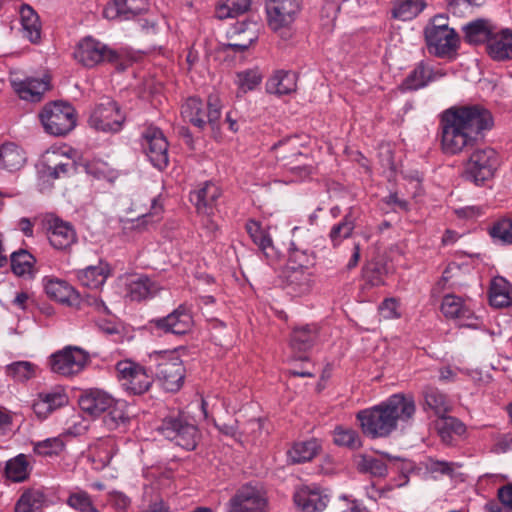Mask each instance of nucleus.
<instances>
[{
  "mask_svg": "<svg viewBox=\"0 0 512 512\" xmlns=\"http://www.w3.org/2000/svg\"><path fill=\"white\" fill-rule=\"evenodd\" d=\"M494 127V117L481 104L454 105L439 116V138L446 155L471 151L466 177L476 185L490 180L499 166L498 153L491 147L478 148L486 132Z\"/></svg>",
  "mask_w": 512,
  "mask_h": 512,
  "instance_id": "1",
  "label": "nucleus"
},
{
  "mask_svg": "<svg viewBox=\"0 0 512 512\" xmlns=\"http://www.w3.org/2000/svg\"><path fill=\"white\" fill-rule=\"evenodd\" d=\"M39 119L46 133L64 137L75 129L77 111L71 103L55 100L43 106L39 113Z\"/></svg>",
  "mask_w": 512,
  "mask_h": 512,
  "instance_id": "2",
  "label": "nucleus"
},
{
  "mask_svg": "<svg viewBox=\"0 0 512 512\" xmlns=\"http://www.w3.org/2000/svg\"><path fill=\"white\" fill-rule=\"evenodd\" d=\"M222 101L218 93H210L205 104L197 96L187 98L182 105L181 113L192 125L199 129H204L209 124L212 130H219V121L221 118Z\"/></svg>",
  "mask_w": 512,
  "mask_h": 512,
  "instance_id": "3",
  "label": "nucleus"
},
{
  "mask_svg": "<svg viewBox=\"0 0 512 512\" xmlns=\"http://www.w3.org/2000/svg\"><path fill=\"white\" fill-rule=\"evenodd\" d=\"M156 429L165 439L187 451L194 450L200 440L198 427L182 414L166 416Z\"/></svg>",
  "mask_w": 512,
  "mask_h": 512,
  "instance_id": "4",
  "label": "nucleus"
},
{
  "mask_svg": "<svg viewBox=\"0 0 512 512\" xmlns=\"http://www.w3.org/2000/svg\"><path fill=\"white\" fill-rule=\"evenodd\" d=\"M154 363L153 376L158 379L164 390L178 391L185 378V368L176 351H158L150 355Z\"/></svg>",
  "mask_w": 512,
  "mask_h": 512,
  "instance_id": "5",
  "label": "nucleus"
},
{
  "mask_svg": "<svg viewBox=\"0 0 512 512\" xmlns=\"http://www.w3.org/2000/svg\"><path fill=\"white\" fill-rule=\"evenodd\" d=\"M117 376L126 392L132 395H141L151 387L154 377L153 368L125 359L116 363Z\"/></svg>",
  "mask_w": 512,
  "mask_h": 512,
  "instance_id": "6",
  "label": "nucleus"
},
{
  "mask_svg": "<svg viewBox=\"0 0 512 512\" xmlns=\"http://www.w3.org/2000/svg\"><path fill=\"white\" fill-rule=\"evenodd\" d=\"M125 121L126 115L120 105L110 98H105L92 109L88 125L98 132L118 133Z\"/></svg>",
  "mask_w": 512,
  "mask_h": 512,
  "instance_id": "7",
  "label": "nucleus"
},
{
  "mask_svg": "<svg viewBox=\"0 0 512 512\" xmlns=\"http://www.w3.org/2000/svg\"><path fill=\"white\" fill-rule=\"evenodd\" d=\"M356 418L360 423L363 434L371 439L386 438L396 431L392 417L383 407L382 402L360 410Z\"/></svg>",
  "mask_w": 512,
  "mask_h": 512,
  "instance_id": "8",
  "label": "nucleus"
},
{
  "mask_svg": "<svg viewBox=\"0 0 512 512\" xmlns=\"http://www.w3.org/2000/svg\"><path fill=\"white\" fill-rule=\"evenodd\" d=\"M424 37L429 54L438 58H453L457 55L460 38L449 26H426Z\"/></svg>",
  "mask_w": 512,
  "mask_h": 512,
  "instance_id": "9",
  "label": "nucleus"
},
{
  "mask_svg": "<svg viewBox=\"0 0 512 512\" xmlns=\"http://www.w3.org/2000/svg\"><path fill=\"white\" fill-rule=\"evenodd\" d=\"M74 58L83 66L92 68L102 63H116L119 53L91 36L83 38L76 46Z\"/></svg>",
  "mask_w": 512,
  "mask_h": 512,
  "instance_id": "10",
  "label": "nucleus"
},
{
  "mask_svg": "<svg viewBox=\"0 0 512 512\" xmlns=\"http://www.w3.org/2000/svg\"><path fill=\"white\" fill-rule=\"evenodd\" d=\"M142 148L151 164L162 171L169 164V143L163 131L154 126H147L141 134Z\"/></svg>",
  "mask_w": 512,
  "mask_h": 512,
  "instance_id": "11",
  "label": "nucleus"
},
{
  "mask_svg": "<svg viewBox=\"0 0 512 512\" xmlns=\"http://www.w3.org/2000/svg\"><path fill=\"white\" fill-rule=\"evenodd\" d=\"M89 355L77 346H66L50 356V367L54 373L72 376L80 373L88 362Z\"/></svg>",
  "mask_w": 512,
  "mask_h": 512,
  "instance_id": "12",
  "label": "nucleus"
},
{
  "mask_svg": "<svg viewBox=\"0 0 512 512\" xmlns=\"http://www.w3.org/2000/svg\"><path fill=\"white\" fill-rule=\"evenodd\" d=\"M441 312L446 318L458 320L461 326L473 329L480 327V318L475 314L470 299L447 294L442 299Z\"/></svg>",
  "mask_w": 512,
  "mask_h": 512,
  "instance_id": "13",
  "label": "nucleus"
},
{
  "mask_svg": "<svg viewBox=\"0 0 512 512\" xmlns=\"http://www.w3.org/2000/svg\"><path fill=\"white\" fill-rule=\"evenodd\" d=\"M267 498L252 485L241 487L226 504V512H267Z\"/></svg>",
  "mask_w": 512,
  "mask_h": 512,
  "instance_id": "14",
  "label": "nucleus"
},
{
  "mask_svg": "<svg viewBox=\"0 0 512 512\" xmlns=\"http://www.w3.org/2000/svg\"><path fill=\"white\" fill-rule=\"evenodd\" d=\"M382 403L390 417H392L396 430L399 425L402 428L411 426L416 413V403L412 395L396 393L389 396Z\"/></svg>",
  "mask_w": 512,
  "mask_h": 512,
  "instance_id": "15",
  "label": "nucleus"
},
{
  "mask_svg": "<svg viewBox=\"0 0 512 512\" xmlns=\"http://www.w3.org/2000/svg\"><path fill=\"white\" fill-rule=\"evenodd\" d=\"M301 0H269L266 4L268 24L273 30L288 26L300 11Z\"/></svg>",
  "mask_w": 512,
  "mask_h": 512,
  "instance_id": "16",
  "label": "nucleus"
},
{
  "mask_svg": "<svg viewBox=\"0 0 512 512\" xmlns=\"http://www.w3.org/2000/svg\"><path fill=\"white\" fill-rule=\"evenodd\" d=\"M147 0H113L103 10V16L109 20H131L148 11Z\"/></svg>",
  "mask_w": 512,
  "mask_h": 512,
  "instance_id": "17",
  "label": "nucleus"
},
{
  "mask_svg": "<svg viewBox=\"0 0 512 512\" xmlns=\"http://www.w3.org/2000/svg\"><path fill=\"white\" fill-rule=\"evenodd\" d=\"M68 402L67 395L59 388L37 394L32 409L39 420H45L52 412Z\"/></svg>",
  "mask_w": 512,
  "mask_h": 512,
  "instance_id": "18",
  "label": "nucleus"
},
{
  "mask_svg": "<svg viewBox=\"0 0 512 512\" xmlns=\"http://www.w3.org/2000/svg\"><path fill=\"white\" fill-rule=\"evenodd\" d=\"M294 502L302 512H322L329 502L328 494L318 487H302L294 494Z\"/></svg>",
  "mask_w": 512,
  "mask_h": 512,
  "instance_id": "19",
  "label": "nucleus"
},
{
  "mask_svg": "<svg viewBox=\"0 0 512 512\" xmlns=\"http://www.w3.org/2000/svg\"><path fill=\"white\" fill-rule=\"evenodd\" d=\"M154 323L157 328L165 333L182 335L191 329L193 320L188 309L180 305L167 316L155 319Z\"/></svg>",
  "mask_w": 512,
  "mask_h": 512,
  "instance_id": "20",
  "label": "nucleus"
},
{
  "mask_svg": "<svg viewBox=\"0 0 512 512\" xmlns=\"http://www.w3.org/2000/svg\"><path fill=\"white\" fill-rule=\"evenodd\" d=\"M43 286L47 296L67 305H75L80 301V295L66 280L52 276L43 278Z\"/></svg>",
  "mask_w": 512,
  "mask_h": 512,
  "instance_id": "21",
  "label": "nucleus"
},
{
  "mask_svg": "<svg viewBox=\"0 0 512 512\" xmlns=\"http://www.w3.org/2000/svg\"><path fill=\"white\" fill-rule=\"evenodd\" d=\"M81 410L91 416H99L114 404V398L101 389H89L79 397Z\"/></svg>",
  "mask_w": 512,
  "mask_h": 512,
  "instance_id": "22",
  "label": "nucleus"
},
{
  "mask_svg": "<svg viewBox=\"0 0 512 512\" xmlns=\"http://www.w3.org/2000/svg\"><path fill=\"white\" fill-rule=\"evenodd\" d=\"M13 88L18 96L26 101L40 102L43 95L51 89L50 77L27 78L22 81H13Z\"/></svg>",
  "mask_w": 512,
  "mask_h": 512,
  "instance_id": "23",
  "label": "nucleus"
},
{
  "mask_svg": "<svg viewBox=\"0 0 512 512\" xmlns=\"http://www.w3.org/2000/svg\"><path fill=\"white\" fill-rule=\"evenodd\" d=\"M487 54L495 61L512 60V29L494 32L486 45Z\"/></svg>",
  "mask_w": 512,
  "mask_h": 512,
  "instance_id": "24",
  "label": "nucleus"
},
{
  "mask_svg": "<svg viewBox=\"0 0 512 512\" xmlns=\"http://www.w3.org/2000/svg\"><path fill=\"white\" fill-rule=\"evenodd\" d=\"M297 88V75L293 71L278 70L266 82V91L277 96L288 95Z\"/></svg>",
  "mask_w": 512,
  "mask_h": 512,
  "instance_id": "25",
  "label": "nucleus"
},
{
  "mask_svg": "<svg viewBox=\"0 0 512 512\" xmlns=\"http://www.w3.org/2000/svg\"><path fill=\"white\" fill-rule=\"evenodd\" d=\"M110 272L109 265L100 261L97 265H91L77 271V278L83 286L90 289H98L104 285Z\"/></svg>",
  "mask_w": 512,
  "mask_h": 512,
  "instance_id": "26",
  "label": "nucleus"
},
{
  "mask_svg": "<svg viewBox=\"0 0 512 512\" xmlns=\"http://www.w3.org/2000/svg\"><path fill=\"white\" fill-rule=\"evenodd\" d=\"M126 286L127 295L133 301L151 298L160 290L159 285L147 276L132 277Z\"/></svg>",
  "mask_w": 512,
  "mask_h": 512,
  "instance_id": "27",
  "label": "nucleus"
},
{
  "mask_svg": "<svg viewBox=\"0 0 512 512\" xmlns=\"http://www.w3.org/2000/svg\"><path fill=\"white\" fill-rule=\"evenodd\" d=\"M434 79L433 70L423 61L418 63L402 81L399 88L402 92L417 91L426 87Z\"/></svg>",
  "mask_w": 512,
  "mask_h": 512,
  "instance_id": "28",
  "label": "nucleus"
},
{
  "mask_svg": "<svg viewBox=\"0 0 512 512\" xmlns=\"http://www.w3.org/2000/svg\"><path fill=\"white\" fill-rule=\"evenodd\" d=\"M85 173L87 175H92L95 178L99 179L102 174L98 169L88 161L85 162H76V161H68L65 163H58L54 167H48V175L53 179L59 178L61 175L63 176H71L74 174Z\"/></svg>",
  "mask_w": 512,
  "mask_h": 512,
  "instance_id": "29",
  "label": "nucleus"
},
{
  "mask_svg": "<svg viewBox=\"0 0 512 512\" xmlns=\"http://www.w3.org/2000/svg\"><path fill=\"white\" fill-rule=\"evenodd\" d=\"M50 244L56 249H65L76 240L73 227L60 219L52 221L48 234Z\"/></svg>",
  "mask_w": 512,
  "mask_h": 512,
  "instance_id": "30",
  "label": "nucleus"
},
{
  "mask_svg": "<svg viewBox=\"0 0 512 512\" xmlns=\"http://www.w3.org/2000/svg\"><path fill=\"white\" fill-rule=\"evenodd\" d=\"M465 42L472 45L489 44L494 33L490 22L486 19H476L463 27Z\"/></svg>",
  "mask_w": 512,
  "mask_h": 512,
  "instance_id": "31",
  "label": "nucleus"
},
{
  "mask_svg": "<svg viewBox=\"0 0 512 512\" xmlns=\"http://www.w3.org/2000/svg\"><path fill=\"white\" fill-rule=\"evenodd\" d=\"M19 13L23 36L33 44L39 43L41 40V23L36 11L30 5L22 4Z\"/></svg>",
  "mask_w": 512,
  "mask_h": 512,
  "instance_id": "32",
  "label": "nucleus"
},
{
  "mask_svg": "<svg viewBox=\"0 0 512 512\" xmlns=\"http://www.w3.org/2000/svg\"><path fill=\"white\" fill-rule=\"evenodd\" d=\"M320 443L317 439L295 442L287 451V459L292 464L311 461L320 450Z\"/></svg>",
  "mask_w": 512,
  "mask_h": 512,
  "instance_id": "33",
  "label": "nucleus"
},
{
  "mask_svg": "<svg viewBox=\"0 0 512 512\" xmlns=\"http://www.w3.org/2000/svg\"><path fill=\"white\" fill-rule=\"evenodd\" d=\"M512 285L503 277L497 276L491 280L489 301L495 308H504L511 304Z\"/></svg>",
  "mask_w": 512,
  "mask_h": 512,
  "instance_id": "34",
  "label": "nucleus"
},
{
  "mask_svg": "<svg viewBox=\"0 0 512 512\" xmlns=\"http://www.w3.org/2000/svg\"><path fill=\"white\" fill-rule=\"evenodd\" d=\"M422 395L424 399L423 408L425 410H432L437 417L443 416L450 411L451 406L447 396L439 389L427 386L423 389Z\"/></svg>",
  "mask_w": 512,
  "mask_h": 512,
  "instance_id": "35",
  "label": "nucleus"
},
{
  "mask_svg": "<svg viewBox=\"0 0 512 512\" xmlns=\"http://www.w3.org/2000/svg\"><path fill=\"white\" fill-rule=\"evenodd\" d=\"M318 339L316 325H305L295 328L291 335L290 345L293 350L305 352L309 350Z\"/></svg>",
  "mask_w": 512,
  "mask_h": 512,
  "instance_id": "36",
  "label": "nucleus"
},
{
  "mask_svg": "<svg viewBox=\"0 0 512 512\" xmlns=\"http://www.w3.org/2000/svg\"><path fill=\"white\" fill-rule=\"evenodd\" d=\"M354 464L358 472L373 477H385L388 473L386 463L381 458L369 454L356 455Z\"/></svg>",
  "mask_w": 512,
  "mask_h": 512,
  "instance_id": "37",
  "label": "nucleus"
},
{
  "mask_svg": "<svg viewBox=\"0 0 512 512\" xmlns=\"http://www.w3.org/2000/svg\"><path fill=\"white\" fill-rule=\"evenodd\" d=\"M25 162L23 151L14 143L0 146V168L9 172L19 170Z\"/></svg>",
  "mask_w": 512,
  "mask_h": 512,
  "instance_id": "38",
  "label": "nucleus"
},
{
  "mask_svg": "<svg viewBox=\"0 0 512 512\" xmlns=\"http://www.w3.org/2000/svg\"><path fill=\"white\" fill-rule=\"evenodd\" d=\"M436 429L445 443H451L454 435L461 436L465 433L466 426L457 418L444 414L438 417Z\"/></svg>",
  "mask_w": 512,
  "mask_h": 512,
  "instance_id": "39",
  "label": "nucleus"
},
{
  "mask_svg": "<svg viewBox=\"0 0 512 512\" xmlns=\"http://www.w3.org/2000/svg\"><path fill=\"white\" fill-rule=\"evenodd\" d=\"M312 275L305 269L293 267L287 275V286L295 295L308 293L312 288Z\"/></svg>",
  "mask_w": 512,
  "mask_h": 512,
  "instance_id": "40",
  "label": "nucleus"
},
{
  "mask_svg": "<svg viewBox=\"0 0 512 512\" xmlns=\"http://www.w3.org/2000/svg\"><path fill=\"white\" fill-rule=\"evenodd\" d=\"M425 0H395L392 17L403 21L411 20L425 8Z\"/></svg>",
  "mask_w": 512,
  "mask_h": 512,
  "instance_id": "41",
  "label": "nucleus"
},
{
  "mask_svg": "<svg viewBox=\"0 0 512 512\" xmlns=\"http://www.w3.org/2000/svg\"><path fill=\"white\" fill-rule=\"evenodd\" d=\"M38 365L30 361H15L5 366V373L16 382H26L36 377Z\"/></svg>",
  "mask_w": 512,
  "mask_h": 512,
  "instance_id": "42",
  "label": "nucleus"
},
{
  "mask_svg": "<svg viewBox=\"0 0 512 512\" xmlns=\"http://www.w3.org/2000/svg\"><path fill=\"white\" fill-rule=\"evenodd\" d=\"M246 231L254 244H256L266 256H270L274 249L273 242L269 233L262 228L260 223L255 220H249L246 223Z\"/></svg>",
  "mask_w": 512,
  "mask_h": 512,
  "instance_id": "43",
  "label": "nucleus"
},
{
  "mask_svg": "<svg viewBox=\"0 0 512 512\" xmlns=\"http://www.w3.org/2000/svg\"><path fill=\"white\" fill-rule=\"evenodd\" d=\"M354 220V208L350 207L349 211L345 214L344 219L331 228L329 238L334 247L340 245L344 239L351 236L355 227Z\"/></svg>",
  "mask_w": 512,
  "mask_h": 512,
  "instance_id": "44",
  "label": "nucleus"
},
{
  "mask_svg": "<svg viewBox=\"0 0 512 512\" xmlns=\"http://www.w3.org/2000/svg\"><path fill=\"white\" fill-rule=\"evenodd\" d=\"M45 500L43 492L39 490H27L17 501L15 512H42Z\"/></svg>",
  "mask_w": 512,
  "mask_h": 512,
  "instance_id": "45",
  "label": "nucleus"
},
{
  "mask_svg": "<svg viewBox=\"0 0 512 512\" xmlns=\"http://www.w3.org/2000/svg\"><path fill=\"white\" fill-rule=\"evenodd\" d=\"M147 202L150 203V209H145V211L139 215L136 220L129 221V228L142 230L148 223L149 219L151 222H156L160 219V215L163 211L161 195H158V197L154 198L149 197Z\"/></svg>",
  "mask_w": 512,
  "mask_h": 512,
  "instance_id": "46",
  "label": "nucleus"
},
{
  "mask_svg": "<svg viewBox=\"0 0 512 512\" xmlns=\"http://www.w3.org/2000/svg\"><path fill=\"white\" fill-rule=\"evenodd\" d=\"M29 471V462L25 454H18L6 462L5 474L14 482L24 481L28 477Z\"/></svg>",
  "mask_w": 512,
  "mask_h": 512,
  "instance_id": "47",
  "label": "nucleus"
},
{
  "mask_svg": "<svg viewBox=\"0 0 512 512\" xmlns=\"http://www.w3.org/2000/svg\"><path fill=\"white\" fill-rule=\"evenodd\" d=\"M105 424L109 429H115L120 425H124L129 420L127 413V404L123 400L114 399V404L106 410Z\"/></svg>",
  "mask_w": 512,
  "mask_h": 512,
  "instance_id": "48",
  "label": "nucleus"
},
{
  "mask_svg": "<svg viewBox=\"0 0 512 512\" xmlns=\"http://www.w3.org/2000/svg\"><path fill=\"white\" fill-rule=\"evenodd\" d=\"M252 0H221L217 7L220 19L234 18L247 12Z\"/></svg>",
  "mask_w": 512,
  "mask_h": 512,
  "instance_id": "49",
  "label": "nucleus"
},
{
  "mask_svg": "<svg viewBox=\"0 0 512 512\" xmlns=\"http://www.w3.org/2000/svg\"><path fill=\"white\" fill-rule=\"evenodd\" d=\"M67 505L77 512H100L91 496L83 490H76L69 494Z\"/></svg>",
  "mask_w": 512,
  "mask_h": 512,
  "instance_id": "50",
  "label": "nucleus"
},
{
  "mask_svg": "<svg viewBox=\"0 0 512 512\" xmlns=\"http://www.w3.org/2000/svg\"><path fill=\"white\" fill-rule=\"evenodd\" d=\"M314 262L313 252L309 249H303L297 247L295 243H291L289 248L288 263L290 269L296 267V269H305L312 265Z\"/></svg>",
  "mask_w": 512,
  "mask_h": 512,
  "instance_id": "51",
  "label": "nucleus"
},
{
  "mask_svg": "<svg viewBox=\"0 0 512 512\" xmlns=\"http://www.w3.org/2000/svg\"><path fill=\"white\" fill-rule=\"evenodd\" d=\"M34 262V256L26 250H20L11 255L12 271L18 276L31 275Z\"/></svg>",
  "mask_w": 512,
  "mask_h": 512,
  "instance_id": "52",
  "label": "nucleus"
},
{
  "mask_svg": "<svg viewBox=\"0 0 512 512\" xmlns=\"http://www.w3.org/2000/svg\"><path fill=\"white\" fill-rule=\"evenodd\" d=\"M65 444L61 437L47 438L33 443L34 454L42 457L59 455L64 450Z\"/></svg>",
  "mask_w": 512,
  "mask_h": 512,
  "instance_id": "53",
  "label": "nucleus"
},
{
  "mask_svg": "<svg viewBox=\"0 0 512 512\" xmlns=\"http://www.w3.org/2000/svg\"><path fill=\"white\" fill-rule=\"evenodd\" d=\"M493 241L503 245H512V220L502 218L496 221L489 229Z\"/></svg>",
  "mask_w": 512,
  "mask_h": 512,
  "instance_id": "54",
  "label": "nucleus"
},
{
  "mask_svg": "<svg viewBox=\"0 0 512 512\" xmlns=\"http://www.w3.org/2000/svg\"><path fill=\"white\" fill-rule=\"evenodd\" d=\"M333 440L336 445L350 449H357L362 445L361 438L356 430L342 426L335 428Z\"/></svg>",
  "mask_w": 512,
  "mask_h": 512,
  "instance_id": "55",
  "label": "nucleus"
},
{
  "mask_svg": "<svg viewBox=\"0 0 512 512\" xmlns=\"http://www.w3.org/2000/svg\"><path fill=\"white\" fill-rule=\"evenodd\" d=\"M237 77L239 89L243 93L254 90L262 81V75L256 69L239 72Z\"/></svg>",
  "mask_w": 512,
  "mask_h": 512,
  "instance_id": "56",
  "label": "nucleus"
},
{
  "mask_svg": "<svg viewBox=\"0 0 512 512\" xmlns=\"http://www.w3.org/2000/svg\"><path fill=\"white\" fill-rule=\"evenodd\" d=\"M190 201L200 214L210 215L213 212L215 196L213 194H190Z\"/></svg>",
  "mask_w": 512,
  "mask_h": 512,
  "instance_id": "57",
  "label": "nucleus"
},
{
  "mask_svg": "<svg viewBox=\"0 0 512 512\" xmlns=\"http://www.w3.org/2000/svg\"><path fill=\"white\" fill-rule=\"evenodd\" d=\"M112 447L110 445H102L92 452V461L98 462L97 469L107 466L112 459Z\"/></svg>",
  "mask_w": 512,
  "mask_h": 512,
  "instance_id": "58",
  "label": "nucleus"
},
{
  "mask_svg": "<svg viewBox=\"0 0 512 512\" xmlns=\"http://www.w3.org/2000/svg\"><path fill=\"white\" fill-rule=\"evenodd\" d=\"M380 314L385 319H396L400 317L399 303L395 298L385 299L380 307Z\"/></svg>",
  "mask_w": 512,
  "mask_h": 512,
  "instance_id": "59",
  "label": "nucleus"
},
{
  "mask_svg": "<svg viewBox=\"0 0 512 512\" xmlns=\"http://www.w3.org/2000/svg\"><path fill=\"white\" fill-rule=\"evenodd\" d=\"M427 469L435 478L441 475H451L454 471L453 463L432 459L429 461Z\"/></svg>",
  "mask_w": 512,
  "mask_h": 512,
  "instance_id": "60",
  "label": "nucleus"
},
{
  "mask_svg": "<svg viewBox=\"0 0 512 512\" xmlns=\"http://www.w3.org/2000/svg\"><path fill=\"white\" fill-rule=\"evenodd\" d=\"M14 414L8 409L0 406V436H4L12 431Z\"/></svg>",
  "mask_w": 512,
  "mask_h": 512,
  "instance_id": "61",
  "label": "nucleus"
},
{
  "mask_svg": "<svg viewBox=\"0 0 512 512\" xmlns=\"http://www.w3.org/2000/svg\"><path fill=\"white\" fill-rule=\"evenodd\" d=\"M109 501L119 511H125L131 504L130 498L120 491H112Z\"/></svg>",
  "mask_w": 512,
  "mask_h": 512,
  "instance_id": "62",
  "label": "nucleus"
},
{
  "mask_svg": "<svg viewBox=\"0 0 512 512\" xmlns=\"http://www.w3.org/2000/svg\"><path fill=\"white\" fill-rule=\"evenodd\" d=\"M498 498L502 505L512 509V483L498 489Z\"/></svg>",
  "mask_w": 512,
  "mask_h": 512,
  "instance_id": "63",
  "label": "nucleus"
},
{
  "mask_svg": "<svg viewBox=\"0 0 512 512\" xmlns=\"http://www.w3.org/2000/svg\"><path fill=\"white\" fill-rule=\"evenodd\" d=\"M141 512H170V506L162 499L151 502Z\"/></svg>",
  "mask_w": 512,
  "mask_h": 512,
  "instance_id": "64",
  "label": "nucleus"
}]
</instances>
